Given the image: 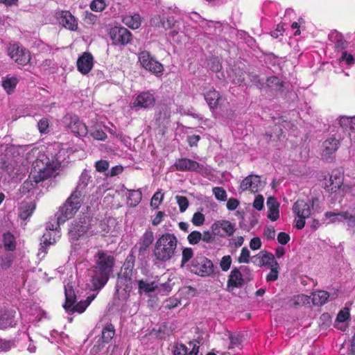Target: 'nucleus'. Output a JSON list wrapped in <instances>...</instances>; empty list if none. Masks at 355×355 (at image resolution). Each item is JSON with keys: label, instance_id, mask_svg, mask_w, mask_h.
<instances>
[{"label": "nucleus", "instance_id": "53", "mask_svg": "<svg viewBox=\"0 0 355 355\" xmlns=\"http://www.w3.org/2000/svg\"><path fill=\"white\" fill-rule=\"evenodd\" d=\"M279 206L270 207L268 210V218L272 221H276L279 218Z\"/></svg>", "mask_w": 355, "mask_h": 355}, {"label": "nucleus", "instance_id": "3", "mask_svg": "<svg viewBox=\"0 0 355 355\" xmlns=\"http://www.w3.org/2000/svg\"><path fill=\"white\" fill-rule=\"evenodd\" d=\"M178 239L175 234L164 233L156 241L153 254L159 262H166L171 259L175 254L178 246Z\"/></svg>", "mask_w": 355, "mask_h": 355}, {"label": "nucleus", "instance_id": "13", "mask_svg": "<svg viewBox=\"0 0 355 355\" xmlns=\"http://www.w3.org/2000/svg\"><path fill=\"white\" fill-rule=\"evenodd\" d=\"M241 270L245 272L249 270L247 266H242L239 268H234L228 277L227 287L240 288L244 284V279L241 274Z\"/></svg>", "mask_w": 355, "mask_h": 355}, {"label": "nucleus", "instance_id": "16", "mask_svg": "<svg viewBox=\"0 0 355 355\" xmlns=\"http://www.w3.org/2000/svg\"><path fill=\"white\" fill-rule=\"evenodd\" d=\"M155 103L154 95L149 91L143 92L136 97L134 101V107H139L144 109L153 107Z\"/></svg>", "mask_w": 355, "mask_h": 355}, {"label": "nucleus", "instance_id": "56", "mask_svg": "<svg viewBox=\"0 0 355 355\" xmlns=\"http://www.w3.org/2000/svg\"><path fill=\"white\" fill-rule=\"evenodd\" d=\"M210 69L214 72H218L222 69V64L219 60L214 58L209 60L208 63Z\"/></svg>", "mask_w": 355, "mask_h": 355}, {"label": "nucleus", "instance_id": "26", "mask_svg": "<svg viewBox=\"0 0 355 355\" xmlns=\"http://www.w3.org/2000/svg\"><path fill=\"white\" fill-rule=\"evenodd\" d=\"M35 209V203L33 201L22 202L19 207V216L21 219L26 220L33 213Z\"/></svg>", "mask_w": 355, "mask_h": 355}, {"label": "nucleus", "instance_id": "7", "mask_svg": "<svg viewBox=\"0 0 355 355\" xmlns=\"http://www.w3.org/2000/svg\"><path fill=\"white\" fill-rule=\"evenodd\" d=\"M8 53L12 60L21 65L26 64L31 60L29 51L17 44H10L8 48Z\"/></svg>", "mask_w": 355, "mask_h": 355}, {"label": "nucleus", "instance_id": "17", "mask_svg": "<svg viewBox=\"0 0 355 355\" xmlns=\"http://www.w3.org/2000/svg\"><path fill=\"white\" fill-rule=\"evenodd\" d=\"M204 97L211 110H214L218 108L221 96L213 87L205 89Z\"/></svg>", "mask_w": 355, "mask_h": 355}, {"label": "nucleus", "instance_id": "14", "mask_svg": "<svg viewBox=\"0 0 355 355\" xmlns=\"http://www.w3.org/2000/svg\"><path fill=\"white\" fill-rule=\"evenodd\" d=\"M77 69L82 74L86 75L90 72L94 66V58L92 53L84 52L77 60Z\"/></svg>", "mask_w": 355, "mask_h": 355}, {"label": "nucleus", "instance_id": "44", "mask_svg": "<svg viewBox=\"0 0 355 355\" xmlns=\"http://www.w3.org/2000/svg\"><path fill=\"white\" fill-rule=\"evenodd\" d=\"M263 261L264 262L263 266L268 267H270L275 264V262H277L275 260L274 255L267 251H263Z\"/></svg>", "mask_w": 355, "mask_h": 355}, {"label": "nucleus", "instance_id": "6", "mask_svg": "<svg viewBox=\"0 0 355 355\" xmlns=\"http://www.w3.org/2000/svg\"><path fill=\"white\" fill-rule=\"evenodd\" d=\"M138 60L141 66L157 76H162L164 68L148 51H142L138 54Z\"/></svg>", "mask_w": 355, "mask_h": 355}, {"label": "nucleus", "instance_id": "29", "mask_svg": "<svg viewBox=\"0 0 355 355\" xmlns=\"http://www.w3.org/2000/svg\"><path fill=\"white\" fill-rule=\"evenodd\" d=\"M127 204L130 207H136L141 200L142 193L139 189L128 190Z\"/></svg>", "mask_w": 355, "mask_h": 355}, {"label": "nucleus", "instance_id": "24", "mask_svg": "<svg viewBox=\"0 0 355 355\" xmlns=\"http://www.w3.org/2000/svg\"><path fill=\"white\" fill-rule=\"evenodd\" d=\"M64 295L65 302L63 304V308L65 311H69L71 306L76 302V295L75 291L70 284H67L64 286Z\"/></svg>", "mask_w": 355, "mask_h": 355}, {"label": "nucleus", "instance_id": "59", "mask_svg": "<svg viewBox=\"0 0 355 355\" xmlns=\"http://www.w3.org/2000/svg\"><path fill=\"white\" fill-rule=\"evenodd\" d=\"M230 343L229 348H234L239 347L241 344V338L239 334H230L229 336Z\"/></svg>", "mask_w": 355, "mask_h": 355}, {"label": "nucleus", "instance_id": "54", "mask_svg": "<svg viewBox=\"0 0 355 355\" xmlns=\"http://www.w3.org/2000/svg\"><path fill=\"white\" fill-rule=\"evenodd\" d=\"M14 346L15 344L13 341L0 339V352H6L10 350Z\"/></svg>", "mask_w": 355, "mask_h": 355}, {"label": "nucleus", "instance_id": "31", "mask_svg": "<svg viewBox=\"0 0 355 355\" xmlns=\"http://www.w3.org/2000/svg\"><path fill=\"white\" fill-rule=\"evenodd\" d=\"M18 83L17 78L7 76L2 80V86L8 94L12 93Z\"/></svg>", "mask_w": 355, "mask_h": 355}, {"label": "nucleus", "instance_id": "37", "mask_svg": "<svg viewBox=\"0 0 355 355\" xmlns=\"http://www.w3.org/2000/svg\"><path fill=\"white\" fill-rule=\"evenodd\" d=\"M88 306L86 304L84 300H81L76 304H73V306L67 311L71 313H78L80 314L84 313Z\"/></svg>", "mask_w": 355, "mask_h": 355}, {"label": "nucleus", "instance_id": "52", "mask_svg": "<svg viewBox=\"0 0 355 355\" xmlns=\"http://www.w3.org/2000/svg\"><path fill=\"white\" fill-rule=\"evenodd\" d=\"M232 264V258L230 255H226L222 257L220 262V267L223 271H227Z\"/></svg>", "mask_w": 355, "mask_h": 355}, {"label": "nucleus", "instance_id": "30", "mask_svg": "<svg viewBox=\"0 0 355 355\" xmlns=\"http://www.w3.org/2000/svg\"><path fill=\"white\" fill-rule=\"evenodd\" d=\"M266 85L273 91L282 92L284 83L277 76H270L266 79Z\"/></svg>", "mask_w": 355, "mask_h": 355}, {"label": "nucleus", "instance_id": "60", "mask_svg": "<svg viewBox=\"0 0 355 355\" xmlns=\"http://www.w3.org/2000/svg\"><path fill=\"white\" fill-rule=\"evenodd\" d=\"M175 22L173 17H168L166 19H162L161 28L164 30L170 29L175 25Z\"/></svg>", "mask_w": 355, "mask_h": 355}, {"label": "nucleus", "instance_id": "2", "mask_svg": "<svg viewBox=\"0 0 355 355\" xmlns=\"http://www.w3.org/2000/svg\"><path fill=\"white\" fill-rule=\"evenodd\" d=\"M85 178L82 177L81 183H79L75 191L66 200L64 205L60 207L59 211L56 214L57 221L58 225L64 223L66 220L73 218L79 210L83 201L85 196L83 189L85 188L87 183L84 182Z\"/></svg>", "mask_w": 355, "mask_h": 355}, {"label": "nucleus", "instance_id": "25", "mask_svg": "<svg viewBox=\"0 0 355 355\" xmlns=\"http://www.w3.org/2000/svg\"><path fill=\"white\" fill-rule=\"evenodd\" d=\"M133 270L122 269L119 276L120 284L125 290L131 289L132 283Z\"/></svg>", "mask_w": 355, "mask_h": 355}, {"label": "nucleus", "instance_id": "48", "mask_svg": "<svg viewBox=\"0 0 355 355\" xmlns=\"http://www.w3.org/2000/svg\"><path fill=\"white\" fill-rule=\"evenodd\" d=\"M105 6L103 0H93L90 4V8L95 12H101L105 9Z\"/></svg>", "mask_w": 355, "mask_h": 355}, {"label": "nucleus", "instance_id": "62", "mask_svg": "<svg viewBox=\"0 0 355 355\" xmlns=\"http://www.w3.org/2000/svg\"><path fill=\"white\" fill-rule=\"evenodd\" d=\"M180 304V300L176 298H170L168 300L166 301V304L164 305V308L166 309L170 310L173 308L178 306Z\"/></svg>", "mask_w": 355, "mask_h": 355}, {"label": "nucleus", "instance_id": "1", "mask_svg": "<svg viewBox=\"0 0 355 355\" xmlns=\"http://www.w3.org/2000/svg\"><path fill=\"white\" fill-rule=\"evenodd\" d=\"M96 258V263L93 266L94 275L91 277V289L98 291L107 284L112 272L115 259L113 256L103 251H98Z\"/></svg>", "mask_w": 355, "mask_h": 355}, {"label": "nucleus", "instance_id": "19", "mask_svg": "<svg viewBox=\"0 0 355 355\" xmlns=\"http://www.w3.org/2000/svg\"><path fill=\"white\" fill-rule=\"evenodd\" d=\"M246 72L244 68L234 64L229 74L232 83L238 85H246L247 83L245 82Z\"/></svg>", "mask_w": 355, "mask_h": 355}, {"label": "nucleus", "instance_id": "10", "mask_svg": "<svg viewBox=\"0 0 355 355\" xmlns=\"http://www.w3.org/2000/svg\"><path fill=\"white\" fill-rule=\"evenodd\" d=\"M65 123L66 126L76 136L85 137L88 133L87 126L76 115L66 117Z\"/></svg>", "mask_w": 355, "mask_h": 355}, {"label": "nucleus", "instance_id": "58", "mask_svg": "<svg viewBox=\"0 0 355 355\" xmlns=\"http://www.w3.org/2000/svg\"><path fill=\"white\" fill-rule=\"evenodd\" d=\"M340 61H345L347 65H352L355 63L354 56L352 54H349L346 51L343 52Z\"/></svg>", "mask_w": 355, "mask_h": 355}, {"label": "nucleus", "instance_id": "51", "mask_svg": "<svg viewBox=\"0 0 355 355\" xmlns=\"http://www.w3.org/2000/svg\"><path fill=\"white\" fill-rule=\"evenodd\" d=\"M205 216L200 212H196L193 215L191 222L196 226H201L205 223Z\"/></svg>", "mask_w": 355, "mask_h": 355}, {"label": "nucleus", "instance_id": "23", "mask_svg": "<svg viewBox=\"0 0 355 355\" xmlns=\"http://www.w3.org/2000/svg\"><path fill=\"white\" fill-rule=\"evenodd\" d=\"M41 173L38 175H33V180L30 178V180L25 181L21 187L22 193L29 192L33 189L37 184L43 182L44 180V174L42 169H40Z\"/></svg>", "mask_w": 355, "mask_h": 355}, {"label": "nucleus", "instance_id": "49", "mask_svg": "<svg viewBox=\"0 0 355 355\" xmlns=\"http://www.w3.org/2000/svg\"><path fill=\"white\" fill-rule=\"evenodd\" d=\"M213 193L216 198L220 201H225L227 199V193L223 187H214L213 189Z\"/></svg>", "mask_w": 355, "mask_h": 355}, {"label": "nucleus", "instance_id": "43", "mask_svg": "<svg viewBox=\"0 0 355 355\" xmlns=\"http://www.w3.org/2000/svg\"><path fill=\"white\" fill-rule=\"evenodd\" d=\"M250 260V252L248 248L244 247L242 248L241 254L237 259L239 263H248Z\"/></svg>", "mask_w": 355, "mask_h": 355}, {"label": "nucleus", "instance_id": "20", "mask_svg": "<svg viewBox=\"0 0 355 355\" xmlns=\"http://www.w3.org/2000/svg\"><path fill=\"white\" fill-rule=\"evenodd\" d=\"M293 210L298 218H308L311 214L310 205L304 200H297L293 205Z\"/></svg>", "mask_w": 355, "mask_h": 355}, {"label": "nucleus", "instance_id": "36", "mask_svg": "<svg viewBox=\"0 0 355 355\" xmlns=\"http://www.w3.org/2000/svg\"><path fill=\"white\" fill-rule=\"evenodd\" d=\"M269 268H270V271L266 276V281L268 282H275L279 277V265L278 262H275V264Z\"/></svg>", "mask_w": 355, "mask_h": 355}, {"label": "nucleus", "instance_id": "61", "mask_svg": "<svg viewBox=\"0 0 355 355\" xmlns=\"http://www.w3.org/2000/svg\"><path fill=\"white\" fill-rule=\"evenodd\" d=\"M252 262L259 267H262L264 265V262L263 261V251L259 252L257 254L253 256L251 258Z\"/></svg>", "mask_w": 355, "mask_h": 355}, {"label": "nucleus", "instance_id": "27", "mask_svg": "<svg viewBox=\"0 0 355 355\" xmlns=\"http://www.w3.org/2000/svg\"><path fill=\"white\" fill-rule=\"evenodd\" d=\"M115 335V328L112 323L107 324L101 331V340L103 343H109Z\"/></svg>", "mask_w": 355, "mask_h": 355}, {"label": "nucleus", "instance_id": "39", "mask_svg": "<svg viewBox=\"0 0 355 355\" xmlns=\"http://www.w3.org/2000/svg\"><path fill=\"white\" fill-rule=\"evenodd\" d=\"M193 257V251L191 248H185L182 250L181 266L183 267Z\"/></svg>", "mask_w": 355, "mask_h": 355}, {"label": "nucleus", "instance_id": "42", "mask_svg": "<svg viewBox=\"0 0 355 355\" xmlns=\"http://www.w3.org/2000/svg\"><path fill=\"white\" fill-rule=\"evenodd\" d=\"M175 199L178 204L180 211L182 213L184 212L188 208L189 204L187 198L183 196H176Z\"/></svg>", "mask_w": 355, "mask_h": 355}, {"label": "nucleus", "instance_id": "22", "mask_svg": "<svg viewBox=\"0 0 355 355\" xmlns=\"http://www.w3.org/2000/svg\"><path fill=\"white\" fill-rule=\"evenodd\" d=\"M339 124L347 132L350 140L355 143V116H343L339 121Z\"/></svg>", "mask_w": 355, "mask_h": 355}, {"label": "nucleus", "instance_id": "18", "mask_svg": "<svg viewBox=\"0 0 355 355\" xmlns=\"http://www.w3.org/2000/svg\"><path fill=\"white\" fill-rule=\"evenodd\" d=\"M59 23L65 28L69 31H76L78 22L74 16L69 11H62L58 18Z\"/></svg>", "mask_w": 355, "mask_h": 355}, {"label": "nucleus", "instance_id": "40", "mask_svg": "<svg viewBox=\"0 0 355 355\" xmlns=\"http://www.w3.org/2000/svg\"><path fill=\"white\" fill-rule=\"evenodd\" d=\"M246 76L252 84L256 85L257 87L261 88L263 86V83L259 78V76L253 71H247Z\"/></svg>", "mask_w": 355, "mask_h": 355}, {"label": "nucleus", "instance_id": "46", "mask_svg": "<svg viewBox=\"0 0 355 355\" xmlns=\"http://www.w3.org/2000/svg\"><path fill=\"white\" fill-rule=\"evenodd\" d=\"M202 238V234L198 231L191 232L187 236V240L191 245L198 244Z\"/></svg>", "mask_w": 355, "mask_h": 355}, {"label": "nucleus", "instance_id": "32", "mask_svg": "<svg viewBox=\"0 0 355 355\" xmlns=\"http://www.w3.org/2000/svg\"><path fill=\"white\" fill-rule=\"evenodd\" d=\"M329 293L325 291H319L313 296V301L315 305L322 306L325 304L329 300Z\"/></svg>", "mask_w": 355, "mask_h": 355}, {"label": "nucleus", "instance_id": "12", "mask_svg": "<svg viewBox=\"0 0 355 355\" xmlns=\"http://www.w3.org/2000/svg\"><path fill=\"white\" fill-rule=\"evenodd\" d=\"M173 166L176 171L200 172L203 166L196 161L189 158H180L176 160Z\"/></svg>", "mask_w": 355, "mask_h": 355}, {"label": "nucleus", "instance_id": "15", "mask_svg": "<svg viewBox=\"0 0 355 355\" xmlns=\"http://www.w3.org/2000/svg\"><path fill=\"white\" fill-rule=\"evenodd\" d=\"M154 241L153 232L150 230H146L139 241L132 248L133 251L135 249L138 250L139 256L144 255L148 248L151 245Z\"/></svg>", "mask_w": 355, "mask_h": 355}, {"label": "nucleus", "instance_id": "64", "mask_svg": "<svg viewBox=\"0 0 355 355\" xmlns=\"http://www.w3.org/2000/svg\"><path fill=\"white\" fill-rule=\"evenodd\" d=\"M290 239V235L286 232H281L277 235V241L281 245H286Z\"/></svg>", "mask_w": 355, "mask_h": 355}, {"label": "nucleus", "instance_id": "35", "mask_svg": "<svg viewBox=\"0 0 355 355\" xmlns=\"http://www.w3.org/2000/svg\"><path fill=\"white\" fill-rule=\"evenodd\" d=\"M4 247L8 250H14L15 249V241L14 236L10 233H5L3 234Z\"/></svg>", "mask_w": 355, "mask_h": 355}, {"label": "nucleus", "instance_id": "55", "mask_svg": "<svg viewBox=\"0 0 355 355\" xmlns=\"http://www.w3.org/2000/svg\"><path fill=\"white\" fill-rule=\"evenodd\" d=\"M109 162L105 159H101L95 163V168L98 172L103 173L109 168Z\"/></svg>", "mask_w": 355, "mask_h": 355}, {"label": "nucleus", "instance_id": "11", "mask_svg": "<svg viewBox=\"0 0 355 355\" xmlns=\"http://www.w3.org/2000/svg\"><path fill=\"white\" fill-rule=\"evenodd\" d=\"M240 187L243 191L249 190L252 193H257L263 188V184L259 175H250L243 180Z\"/></svg>", "mask_w": 355, "mask_h": 355}, {"label": "nucleus", "instance_id": "63", "mask_svg": "<svg viewBox=\"0 0 355 355\" xmlns=\"http://www.w3.org/2000/svg\"><path fill=\"white\" fill-rule=\"evenodd\" d=\"M215 236L211 231L210 232L209 231H205L202 234V238L201 240H202L204 242L207 243H213L215 240Z\"/></svg>", "mask_w": 355, "mask_h": 355}, {"label": "nucleus", "instance_id": "50", "mask_svg": "<svg viewBox=\"0 0 355 355\" xmlns=\"http://www.w3.org/2000/svg\"><path fill=\"white\" fill-rule=\"evenodd\" d=\"M352 214H349L348 211H343V212H333V211H327L324 214L325 218H331V217H337L340 216V219L343 220H347L349 219V216H350Z\"/></svg>", "mask_w": 355, "mask_h": 355}, {"label": "nucleus", "instance_id": "57", "mask_svg": "<svg viewBox=\"0 0 355 355\" xmlns=\"http://www.w3.org/2000/svg\"><path fill=\"white\" fill-rule=\"evenodd\" d=\"M90 135L96 140L105 141L107 138L106 133L101 129L95 130Z\"/></svg>", "mask_w": 355, "mask_h": 355}, {"label": "nucleus", "instance_id": "5", "mask_svg": "<svg viewBox=\"0 0 355 355\" xmlns=\"http://www.w3.org/2000/svg\"><path fill=\"white\" fill-rule=\"evenodd\" d=\"M189 270L191 272L200 277H209L214 272L212 261L202 255H197L191 261Z\"/></svg>", "mask_w": 355, "mask_h": 355}, {"label": "nucleus", "instance_id": "8", "mask_svg": "<svg viewBox=\"0 0 355 355\" xmlns=\"http://www.w3.org/2000/svg\"><path fill=\"white\" fill-rule=\"evenodd\" d=\"M110 36L115 45H126L132 40V33L124 27L112 28L110 31Z\"/></svg>", "mask_w": 355, "mask_h": 355}, {"label": "nucleus", "instance_id": "9", "mask_svg": "<svg viewBox=\"0 0 355 355\" xmlns=\"http://www.w3.org/2000/svg\"><path fill=\"white\" fill-rule=\"evenodd\" d=\"M211 230L214 235L224 237L231 236L235 232V225L227 220H218L211 226Z\"/></svg>", "mask_w": 355, "mask_h": 355}, {"label": "nucleus", "instance_id": "38", "mask_svg": "<svg viewBox=\"0 0 355 355\" xmlns=\"http://www.w3.org/2000/svg\"><path fill=\"white\" fill-rule=\"evenodd\" d=\"M135 263V256L134 254L133 249L131 250L130 254L127 256L122 269L134 270Z\"/></svg>", "mask_w": 355, "mask_h": 355}, {"label": "nucleus", "instance_id": "34", "mask_svg": "<svg viewBox=\"0 0 355 355\" xmlns=\"http://www.w3.org/2000/svg\"><path fill=\"white\" fill-rule=\"evenodd\" d=\"M13 315L11 313L3 312L0 313V329L7 328L12 325Z\"/></svg>", "mask_w": 355, "mask_h": 355}, {"label": "nucleus", "instance_id": "28", "mask_svg": "<svg viewBox=\"0 0 355 355\" xmlns=\"http://www.w3.org/2000/svg\"><path fill=\"white\" fill-rule=\"evenodd\" d=\"M123 22L132 29H137L141 26V18L139 14L126 15L123 18Z\"/></svg>", "mask_w": 355, "mask_h": 355}, {"label": "nucleus", "instance_id": "21", "mask_svg": "<svg viewBox=\"0 0 355 355\" xmlns=\"http://www.w3.org/2000/svg\"><path fill=\"white\" fill-rule=\"evenodd\" d=\"M340 145L339 140L336 138H329L323 142L322 157L326 160L331 158V155L335 153Z\"/></svg>", "mask_w": 355, "mask_h": 355}, {"label": "nucleus", "instance_id": "47", "mask_svg": "<svg viewBox=\"0 0 355 355\" xmlns=\"http://www.w3.org/2000/svg\"><path fill=\"white\" fill-rule=\"evenodd\" d=\"M173 355H189L187 346L182 343H176L174 345Z\"/></svg>", "mask_w": 355, "mask_h": 355}, {"label": "nucleus", "instance_id": "45", "mask_svg": "<svg viewBox=\"0 0 355 355\" xmlns=\"http://www.w3.org/2000/svg\"><path fill=\"white\" fill-rule=\"evenodd\" d=\"M163 200V194L158 191L154 193L150 200V206L154 209H157Z\"/></svg>", "mask_w": 355, "mask_h": 355}, {"label": "nucleus", "instance_id": "33", "mask_svg": "<svg viewBox=\"0 0 355 355\" xmlns=\"http://www.w3.org/2000/svg\"><path fill=\"white\" fill-rule=\"evenodd\" d=\"M342 185L340 179L338 178V180L335 181L329 177L328 180H325L324 187L328 192L334 193L337 191Z\"/></svg>", "mask_w": 355, "mask_h": 355}, {"label": "nucleus", "instance_id": "41", "mask_svg": "<svg viewBox=\"0 0 355 355\" xmlns=\"http://www.w3.org/2000/svg\"><path fill=\"white\" fill-rule=\"evenodd\" d=\"M138 286L139 290L144 291L146 293L153 292L157 288V286L155 285L154 282L148 283L144 280L139 281Z\"/></svg>", "mask_w": 355, "mask_h": 355}, {"label": "nucleus", "instance_id": "4", "mask_svg": "<svg viewBox=\"0 0 355 355\" xmlns=\"http://www.w3.org/2000/svg\"><path fill=\"white\" fill-rule=\"evenodd\" d=\"M47 155H46L49 162L46 163V180L51 178H55L60 172L62 162L64 159V153L62 148V144L58 142L48 145L46 148Z\"/></svg>", "mask_w": 355, "mask_h": 355}]
</instances>
